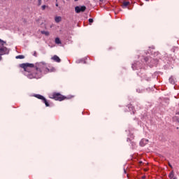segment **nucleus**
<instances>
[{
    "instance_id": "nucleus-17",
    "label": "nucleus",
    "mask_w": 179,
    "mask_h": 179,
    "mask_svg": "<svg viewBox=\"0 0 179 179\" xmlns=\"http://www.w3.org/2000/svg\"><path fill=\"white\" fill-rule=\"evenodd\" d=\"M45 8H47V6L45 5L42 6L43 10H44V9H45Z\"/></svg>"
},
{
    "instance_id": "nucleus-16",
    "label": "nucleus",
    "mask_w": 179,
    "mask_h": 179,
    "mask_svg": "<svg viewBox=\"0 0 179 179\" xmlns=\"http://www.w3.org/2000/svg\"><path fill=\"white\" fill-rule=\"evenodd\" d=\"M89 22H90V24H92V23H93V19L90 18V19H89Z\"/></svg>"
},
{
    "instance_id": "nucleus-13",
    "label": "nucleus",
    "mask_w": 179,
    "mask_h": 179,
    "mask_svg": "<svg viewBox=\"0 0 179 179\" xmlns=\"http://www.w3.org/2000/svg\"><path fill=\"white\" fill-rule=\"evenodd\" d=\"M43 103L45 104L46 107H49L50 104L48 103V101H47V99L43 100Z\"/></svg>"
},
{
    "instance_id": "nucleus-18",
    "label": "nucleus",
    "mask_w": 179,
    "mask_h": 179,
    "mask_svg": "<svg viewBox=\"0 0 179 179\" xmlns=\"http://www.w3.org/2000/svg\"><path fill=\"white\" fill-rule=\"evenodd\" d=\"M38 5H41V0H38Z\"/></svg>"
},
{
    "instance_id": "nucleus-9",
    "label": "nucleus",
    "mask_w": 179,
    "mask_h": 179,
    "mask_svg": "<svg viewBox=\"0 0 179 179\" xmlns=\"http://www.w3.org/2000/svg\"><path fill=\"white\" fill-rule=\"evenodd\" d=\"M36 97L37 99H39L40 100H43H43L45 99V98H44V96H43L42 95H40V94L36 95Z\"/></svg>"
},
{
    "instance_id": "nucleus-3",
    "label": "nucleus",
    "mask_w": 179,
    "mask_h": 179,
    "mask_svg": "<svg viewBox=\"0 0 179 179\" xmlns=\"http://www.w3.org/2000/svg\"><path fill=\"white\" fill-rule=\"evenodd\" d=\"M6 43L0 39V55H3L5 54H9V50L5 47Z\"/></svg>"
},
{
    "instance_id": "nucleus-23",
    "label": "nucleus",
    "mask_w": 179,
    "mask_h": 179,
    "mask_svg": "<svg viewBox=\"0 0 179 179\" xmlns=\"http://www.w3.org/2000/svg\"><path fill=\"white\" fill-rule=\"evenodd\" d=\"M75 1H78V0H75Z\"/></svg>"
},
{
    "instance_id": "nucleus-14",
    "label": "nucleus",
    "mask_w": 179,
    "mask_h": 179,
    "mask_svg": "<svg viewBox=\"0 0 179 179\" xmlns=\"http://www.w3.org/2000/svg\"><path fill=\"white\" fill-rule=\"evenodd\" d=\"M128 5H129V1H124L123 2V6H128Z\"/></svg>"
},
{
    "instance_id": "nucleus-12",
    "label": "nucleus",
    "mask_w": 179,
    "mask_h": 179,
    "mask_svg": "<svg viewBox=\"0 0 179 179\" xmlns=\"http://www.w3.org/2000/svg\"><path fill=\"white\" fill-rule=\"evenodd\" d=\"M55 43H56V44H61V40H59V38H56Z\"/></svg>"
},
{
    "instance_id": "nucleus-15",
    "label": "nucleus",
    "mask_w": 179,
    "mask_h": 179,
    "mask_svg": "<svg viewBox=\"0 0 179 179\" xmlns=\"http://www.w3.org/2000/svg\"><path fill=\"white\" fill-rule=\"evenodd\" d=\"M43 34H45V36H48L49 33L48 31H42Z\"/></svg>"
},
{
    "instance_id": "nucleus-2",
    "label": "nucleus",
    "mask_w": 179,
    "mask_h": 179,
    "mask_svg": "<svg viewBox=\"0 0 179 179\" xmlns=\"http://www.w3.org/2000/svg\"><path fill=\"white\" fill-rule=\"evenodd\" d=\"M49 97L50 99H54V100H57L58 101H62L63 100H65V99H66V97H65L64 96L57 92L50 94Z\"/></svg>"
},
{
    "instance_id": "nucleus-10",
    "label": "nucleus",
    "mask_w": 179,
    "mask_h": 179,
    "mask_svg": "<svg viewBox=\"0 0 179 179\" xmlns=\"http://www.w3.org/2000/svg\"><path fill=\"white\" fill-rule=\"evenodd\" d=\"M61 17H55V22H57V23H59V22H61Z\"/></svg>"
},
{
    "instance_id": "nucleus-22",
    "label": "nucleus",
    "mask_w": 179,
    "mask_h": 179,
    "mask_svg": "<svg viewBox=\"0 0 179 179\" xmlns=\"http://www.w3.org/2000/svg\"><path fill=\"white\" fill-rule=\"evenodd\" d=\"M145 1H149V0H145Z\"/></svg>"
},
{
    "instance_id": "nucleus-19",
    "label": "nucleus",
    "mask_w": 179,
    "mask_h": 179,
    "mask_svg": "<svg viewBox=\"0 0 179 179\" xmlns=\"http://www.w3.org/2000/svg\"><path fill=\"white\" fill-rule=\"evenodd\" d=\"M34 55L35 57H37V53L35 52Z\"/></svg>"
},
{
    "instance_id": "nucleus-11",
    "label": "nucleus",
    "mask_w": 179,
    "mask_h": 179,
    "mask_svg": "<svg viewBox=\"0 0 179 179\" xmlns=\"http://www.w3.org/2000/svg\"><path fill=\"white\" fill-rule=\"evenodd\" d=\"M16 59H24V57L23 55H18V56H16Z\"/></svg>"
},
{
    "instance_id": "nucleus-8",
    "label": "nucleus",
    "mask_w": 179,
    "mask_h": 179,
    "mask_svg": "<svg viewBox=\"0 0 179 179\" xmlns=\"http://www.w3.org/2000/svg\"><path fill=\"white\" fill-rule=\"evenodd\" d=\"M169 177L170 179H176V178H174V172H173V171H171V172L169 173Z\"/></svg>"
},
{
    "instance_id": "nucleus-21",
    "label": "nucleus",
    "mask_w": 179,
    "mask_h": 179,
    "mask_svg": "<svg viewBox=\"0 0 179 179\" xmlns=\"http://www.w3.org/2000/svg\"><path fill=\"white\" fill-rule=\"evenodd\" d=\"M56 6H58V4H56Z\"/></svg>"
},
{
    "instance_id": "nucleus-7",
    "label": "nucleus",
    "mask_w": 179,
    "mask_h": 179,
    "mask_svg": "<svg viewBox=\"0 0 179 179\" xmlns=\"http://www.w3.org/2000/svg\"><path fill=\"white\" fill-rule=\"evenodd\" d=\"M52 59L53 61H55V62H61V59H59V57L57 55H55L52 57Z\"/></svg>"
},
{
    "instance_id": "nucleus-1",
    "label": "nucleus",
    "mask_w": 179,
    "mask_h": 179,
    "mask_svg": "<svg viewBox=\"0 0 179 179\" xmlns=\"http://www.w3.org/2000/svg\"><path fill=\"white\" fill-rule=\"evenodd\" d=\"M55 69L54 67H50L44 62L36 63L35 65V70L31 74L28 75L29 79H40L43 75L49 73V72H54Z\"/></svg>"
},
{
    "instance_id": "nucleus-4",
    "label": "nucleus",
    "mask_w": 179,
    "mask_h": 179,
    "mask_svg": "<svg viewBox=\"0 0 179 179\" xmlns=\"http://www.w3.org/2000/svg\"><path fill=\"white\" fill-rule=\"evenodd\" d=\"M21 68H23L24 71H29V68H34V64H21Z\"/></svg>"
},
{
    "instance_id": "nucleus-5",
    "label": "nucleus",
    "mask_w": 179,
    "mask_h": 179,
    "mask_svg": "<svg viewBox=\"0 0 179 179\" xmlns=\"http://www.w3.org/2000/svg\"><path fill=\"white\" fill-rule=\"evenodd\" d=\"M76 13H80V12H85L86 10V6H80L75 8Z\"/></svg>"
},
{
    "instance_id": "nucleus-20",
    "label": "nucleus",
    "mask_w": 179,
    "mask_h": 179,
    "mask_svg": "<svg viewBox=\"0 0 179 179\" xmlns=\"http://www.w3.org/2000/svg\"><path fill=\"white\" fill-rule=\"evenodd\" d=\"M2 60V57L1 56H0V61H1Z\"/></svg>"
},
{
    "instance_id": "nucleus-6",
    "label": "nucleus",
    "mask_w": 179,
    "mask_h": 179,
    "mask_svg": "<svg viewBox=\"0 0 179 179\" xmlns=\"http://www.w3.org/2000/svg\"><path fill=\"white\" fill-rule=\"evenodd\" d=\"M149 141L148 139H142L141 141H140V145L141 146H145V145H148Z\"/></svg>"
}]
</instances>
